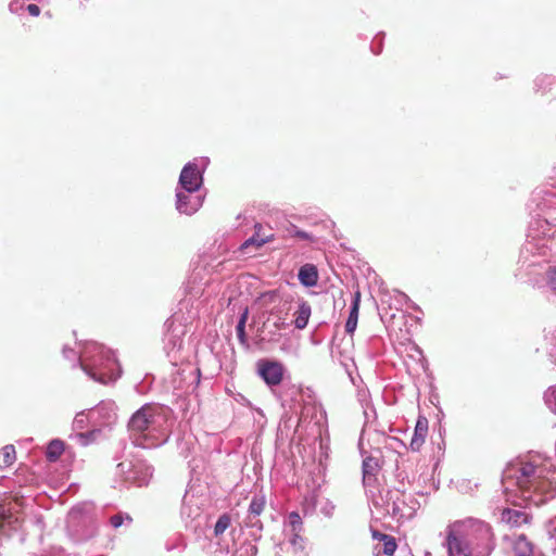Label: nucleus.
Listing matches in <instances>:
<instances>
[{
  "label": "nucleus",
  "mask_w": 556,
  "mask_h": 556,
  "mask_svg": "<svg viewBox=\"0 0 556 556\" xmlns=\"http://www.w3.org/2000/svg\"><path fill=\"white\" fill-rule=\"evenodd\" d=\"M467 541L471 544V546H473V547H475L476 553H479V548H480V547H479V546H477V544H476L477 540H476L473 536H468V538H467Z\"/></svg>",
  "instance_id": "obj_26"
},
{
  "label": "nucleus",
  "mask_w": 556,
  "mask_h": 556,
  "mask_svg": "<svg viewBox=\"0 0 556 556\" xmlns=\"http://www.w3.org/2000/svg\"><path fill=\"white\" fill-rule=\"evenodd\" d=\"M250 547H251V556H255V555H256V553H257V548H256V546L251 545Z\"/></svg>",
  "instance_id": "obj_29"
},
{
  "label": "nucleus",
  "mask_w": 556,
  "mask_h": 556,
  "mask_svg": "<svg viewBox=\"0 0 556 556\" xmlns=\"http://www.w3.org/2000/svg\"><path fill=\"white\" fill-rule=\"evenodd\" d=\"M533 548L525 535H520L514 543V556H532Z\"/></svg>",
  "instance_id": "obj_15"
},
{
  "label": "nucleus",
  "mask_w": 556,
  "mask_h": 556,
  "mask_svg": "<svg viewBox=\"0 0 556 556\" xmlns=\"http://www.w3.org/2000/svg\"><path fill=\"white\" fill-rule=\"evenodd\" d=\"M359 304H361V292L356 291L354 294V300L352 303L350 315H349V318L345 324V331H346V333H349L351 336L354 333V331L357 327Z\"/></svg>",
  "instance_id": "obj_12"
},
{
  "label": "nucleus",
  "mask_w": 556,
  "mask_h": 556,
  "mask_svg": "<svg viewBox=\"0 0 556 556\" xmlns=\"http://www.w3.org/2000/svg\"><path fill=\"white\" fill-rule=\"evenodd\" d=\"M160 408L147 404L132 414L128 421V430L136 445L144 447L143 440L150 438L152 431L157 430Z\"/></svg>",
  "instance_id": "obj_4"
},
{
  "label": "nucleus",
  "mask_w": 556,
  "mask_h": 556,
  "mask_svg": "<svg viewBox=\"0 0 556 556\" xmlns=\"http://www.w3.org/2000/svg\"><path fill=\"white\" fill-rule=\"evenodd\" d=\"M27 11L31 16H38L40 14V8L37 4H28Z\"/></svg>",
  "instance_id": "obj_25"
},
{
  "label": "nucleus",
  "mask_w": 556,
  "mask_h": 556,
  "mask_svg": "<svg viewBox=\"0 0 556 556\" xmlns=\"http://www.w3.org/2000/svg\"><path fill=\"white\" fill-rule=\"evenodd\" d=\"M501 519L510 527H519L528 522V515L521 510L505 508L502 511Z\"/></svg>",
  "instance_id": "obj_10"
},
{
  "label": "nucleus",
  "mask_w": 556,
  "mask_h": 556,
  "mask_svg": "<svg viewBox=\"0 0 556 556\" xmlns=\"http://www.w3.org/2000/svg\"><path fill=\"white\" fill-rule=\"evenodd\" d=\"M265 505H266L265 496L264 495H255L252 498L250 507H249L250 516H254V517L260 516L263 513Z\"/></svg>",
  "instance_id": "obj_19"
},
{
  "label": "nucleus",
  "mask_w": 556,
  "mask_h": 556,
  "mask_svg": "<svg viewBox=\"0 0 556 556\" xmlns=\"http://www.w3.org/2000/svg\"><path fill=\"white\" fill-rule=\"evenodd\" d=\"M491 527L477 519L458 520L446 530L448 556H488L492 551Z\"/></svg>",
  "instance_id": "obj_1"
},
{
  "label": "nucleus",
  "mask_w": 556,
  "mask_h": 556,
  "mask_svg": "<svg viewBox=\"0 0 556 556\" xmlns=\"http://www.w3.org/2000/svg\"><path fill=\"white\" fill-rule=\"evenodd\" d=\"M283 371L282 364L277 361L260 359L257 362V374L270 387L281 383Z\"/></svg>",
  "instance_id": "obj_5"
},
{
  "label": "nucleus",
  "mask_w": 556,
  "mask_h": 556,
  "mask_svg": "<svg viewBox=\"0 0 556 556\" xmlns=\"http://www.w3.org/2000/svg\"><path fill=\"white\" fill-rule=\"evenodd\" d=\"M547 285L556 293V267L547 271Z\"/></svg>",
  "instance_id": "obj_23"
},
{
  "label": "nucleus",
  "mask_w": 556,
  "mask_h": 556,
  "mask_svg": "<svg viewBox=\"0 0 556 556\" xmlns=\"http://www.w3.org/2000/svg\"><path fill=\"white\" fill-rule=\"evenodd\" d=\"M548 401L556 405V390H553L548 395Z\"/></svg>",
  "instance_id": "obj_28"
},
{
  "label": "nucleus",
  "mask_w": 556,
  "mask_h": 556,
  "mask_svg": "<svg viewBox=\"0 0 556 556\" xmlns=\"http://www.w3.org/2000/svg\"><path fill=\"white\" fill-rule=\"evenodd\" d=\"M274 239L275 235L271 231L265 232L262 224H255L254 235L241 244L240 250L247 252L251 247L260 249L264 244L274 241Z\"/></svg>",
  "instance_id": "obj_7"
},
{
  "label": "nucleus",
  "mask_w": 556,
  "mask_h": 556,
  "mask_svg": "<svg viewBox=\"0 0 556 556\" xmlns=\"http://www.w3.org/2000/svg\"><path fill=\"white\" fill-rule=\"evenodd\" d=\"M64 443L61 440H52L46 451V456L50 462H56L64 452Z\"/></svg>",
  "instance_id": "obj_16"
},
{
  "label": "nucleus",
  "mask_w": 556,
  "mask_h": 556,
  "mask_svg": "<svg viewBox=\"0 0 556 556\" xmlns=\"http://www.w3.org/2000/svg\"><path fill=\"white\" fill-rule=\"evenodd\" d=\"M190 200H191V197L189 194H185V193L177 194V208L179 210L180 213L191 215L192 213H194L198 210V207L200 205L199 201L191 204Z\"/></svg>",
  "instance_id": "obj_14"
},
{
  "label": "nucleus",
  "mask_w": 556,
  "mask_h": 556,
  "mask_svg": "<svg viewBox=\"0 0 556 556\" xmlns=\"http://www.w3.org/2000/svg\"><path fill=\"white\" fill-rule=\"evenodd\" d=\"M16 460V452L13 445H5L0 451V467H10Z\"/></svg>",
  "instance_id": "obj_17"
},
{
  "label": "nucleus",
  "mask_w": 556,
  "mask_h": 556,
  "mask_svg": "<svg viewBox=\"0 0 556 556\" xmlns=\"http://www.w3.org/2000/svg\"><path fill=\"white\" fill-rule=\"evenodd\" d=\"M182 188L188 192H193L199 189L202 182V177L195 165H186L179 177Z\"/></svg>",
  "instance_id": "obj_6"
},
{
  "label": "nucleus",
  "mask_w": 556,
  "mask_h": 556,
  "mask_svg": "<svg viewBox=\"0 0 556 556\" xmlns=\"http://www.w3.org/2000/svg\"><path fill=\"white\" fill-rule=\"evenodd\" d=\"M84 371L101 383L116 379L117 361L110 349L97 342L85 344L79 357Z\"/></svg>",
  "instance_id": "obj_3"
},
{
  "label": "nucleus",
  "mask_w": 556,
  "mask_h": 556,
  "mask_svg": "<svg viewBox=\"0 0 556 556\" xmlns=\"http://www.w3.org/2000/svg\"><path fill=\"white\" fill-rule=\"evenodd\" d=\"M295 236H296L298 238L305 239V240H306V239H309V235H308V233H306V232H304V231H296V232H295Z\"/></svg>",
  "instance_id": "obj_27"
},
{
  "label": "nucleus",
  "mask_w": 556,
  "mask_h": 556,
  "mask_svg": "<svg viewBox=\"0 0 556 556\" xmlns=\"http://www.w3.org/2000/svg\"><path fill=\"white\" fill-rule=\"evenodd\" d=\"M110 521L114 528H118L123 523V517L121 515H114L111 517Z\"/></svg>",
  "instance_id": "obj_24"
},
{
  "label": "nucleus",
  "mask_w": 556,
  "mask_h": 556,
  "mask_svg": "<svg viewBox=\"0 0 556 556\" xmlns=\"http://www.w3.org/2000/svg\"><path fill=\"white\" fill-rule=\"evenodd\" d=\"M300 282L305 287H314L318 281V271L315 265H303L298 274Z\"/></svg>",
  "instance_id": "obj_11"
},
{
  "label": "nucleus",
  "mask_w": 556,
  "mask_h": 556,
  "mask_svg": "<svg viewBox=\"0 0 556 556\" xmlns=\"http://www.w3.org/2000/svg\"><path fill=\"white\" fill-rule=\"evenodd\" d=\"M249 311L248 308H244L243 313L240 316V319L238 321V325L236 327L237 330V337L241 342H244L247 339L245 333V323L248 320Z\"/></svg>",
  "instance_id": "obj_20"
},
{
  "label": "nucleus",
  "mask_w": 556,
  "mask_h": 556,
  "mask_svg": "<svg viewBox=\"0 0 556 556\" xmlns=\"http://www.w3.org/2000/svg\"><path fill=\"white\" fill-rule=\"evenodd\" d=\"M289 520L293 532H300L302 530V519L298 513L292 511L289 515Z\"/></svg>",
  "instance_id": "obj_22"
},
{
  "label": "nucleus",
  "mask_w": 556,
  "mask_h": 556,
  "mask_svg": "<svg viewBox=\"0 0 556 556\" xmlns=\"http://www.w3.org/2000/svg\"><path fill=\"white\" fill-rule=\"evenodd\" d=\"M294 326L298 329H304L308 323L311 316V305L305 301L298 303V308L293 313Z\"/></svg>",
  "instance_id": "obj_13"
},
{
  "label": "nucleus",
  "mask_w": 556,
  "mask_h": 556,
  "mask_svg": "<svg viewBox=\"0 0 556 556\" xmlns=\"http://www.w3.org/2000/svg\"><path fill=\"white\" fill-rule=\"evenodd\" d=\"M371 538L383 543L382 553L387 556H393L397 548L394 536L382 533L376 529H370Z\"/></svg>",
  "instance_id": "obj_9"
},
{
  "label": "nucleus",
  "mask_w": 556,
  "mask_h": 556,
  "mask_svg": "<svg viewBox=\"0 0 556 556\" xmlns=\"http://www.w3.org/2000/svg\"><path fill=\"white\" fill-rule=\"evenodd\" d=\"M230 517L227 514L222 515L214 527V534L216 536L222 535L230 526Z\"/></svg>",
  "instance_id": "obj_21"
},
{
  "label": "nucleus",
  "mask_w": 556,
  "mask_h": 556,
  "mask_svg": "<svg viewBox=\"0 0 556 556\" xmlns=\"http://www.w3.org/2000/svg\"><path fill=\"white\" fill-rule=\"evenodd\" d=\"M517 484L525 500L539 506L552 497L556 491V470L552 465L532 463L522 464L519 468Z\"/></svg>",
  "instance_id": "obj_2"
},
{
  "label": "nucleus",
  "mask_w": 556,
  "mask_h": 556,
  "mask_svg": "<svg viewBox=\"0 0 556 556\" xmlns=\"http://www.w3.org/2000/svg\"><path fill=\"white\" fill-rule=\"evenodd\" d=\"M379 469L378 459L371 456L366 457L363 460V476L364 480L370 479L375 477L376 472Z\"/></svg>",
  "instance_id": "obj_18"
},
{
  "label": "nucleus",
  "mask_w": 556,
  "mask_h": 556,
  "mask_svg": "<svg viewBox=\"0 0 556 556\" xmlns=\"http://www.w3.org/2000/svg\"><path fill=\"white\" fill-rule=\"evenodd\" d=\"M299 538H300L299 532H294V534H293V539L291 540V542H292L293 544H295V542L298 541V539H299Z\"/></svg>",
  "instance_id": "obj_30"
},
{
  "label": "nucleus",
  "mask_w": 556,
  "mask_h": 556,
  "mask_svg": "<svg viewBox=\"0 0 556 556\" xmlns=\"http://www.w3.org/2000/svg\"><path fill=\"white\" fill-rule=\"evenodd\" d=\"M428 435V419L424 416H420L417 419L414 435L410 440L409 447L414 452L420 451L421 446L426 442V438Z\"/></svg>",
  "instance_id": "obj_8"
}]
</instances>
